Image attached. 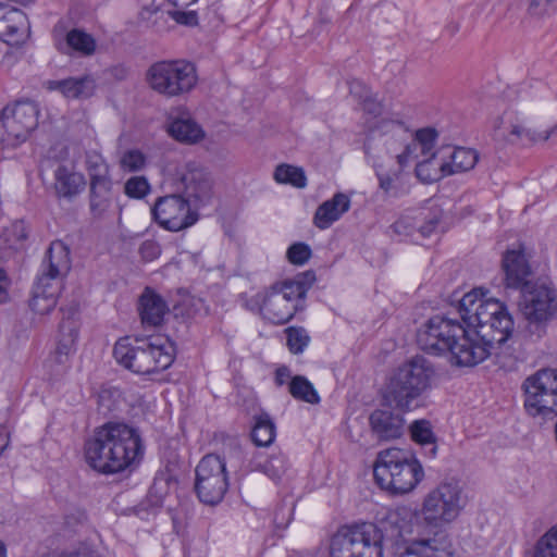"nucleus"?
Here are the masks:
<instances>
[{"instance_id":"obj_1","label":"nucleus","mask_w":557,"mask_h":557,"mask_svg":"<svg viewBox=\"0 0 557 557\" xmlns=\"http://www.w3.org/2000/svg\"><path fill=\"white\" fill-rule=\"evenodd\" d=\"M458 313L463 324L443 315L430 318L417 334L420 349L435 356L449 354L451 363L473 367L505 345L515 330L507 306L485 298L482 288L463 295Z\"/></svg>"},{"instance_id":"obj_2","label":"nucleus","mask_w":557,"mask_h":557,"mask_svg":"<svg viewBox=\"0 0 557 557\" xmlns=\"http://www.w3.org/2000/svg\"><path fill=\"white\" fill-rule=\"evenodd\" d=\"M139 430L124 422L109 421L97 428L85 444L87 463L98 472L114 474L131 469L144 457Z\"/></svg>"},{"instance_id":"obj_3","label":"nucleus","mask_w":557,"mask_h":557,"mask_svg":"<svg viewBox=\"0 0 557 557\" xmlns=\"http://www.w3.org/2000/svg\"><path fill=\"white\" fill-rule=\"evenodd\" d=\"M434 373V368L426 358L412 357L391 374L384 399L399 411L413 410L421 405L422 397L431 388Z\"/></svg>"},{"instance_id":"obj_4","label":"nucleus","mask_w":557,"mask_h":557,"mask_svg":"<svg viewBox=\"0 0 557 557\" xmlns=\"http://www.w3.org/2000/svg\"><path fill=\"white\" fill-rule=\"evenodd\" d=\"M175 352L174 343L164 336L135 339V344L129 337H123L113 348L117 363L143 375L166 370L173 363Z\"/></svg>"},{"instance_id":"obj_5","label":"nucleus","mask_w":557,"mask_h":557,"mask_svg":"<svg viewBox=\"0 0 557 557\" xmlns=\"http://www.w3.org/2000/svg\"><path fill=\"white\" fill-rule=\"evenodd\" d=\"M373 475L383 490L392 494H407L422 481L424 472L410 451L393 447L379 453Z\"/></svg>"},{"instance_id":"obj_6","label":"nucleus","mask_w":557,"mask_h":557,"mask_svg":"<svg viewBox=\"0 0 557 557\" xmlns=\"http://www.w3.org/2000/svg\"><path fill=\"white\" fill-rule=\"evenodd\" d=\"M197 79L195 66L184 60L158 61L146 72L148 86L166 98L188 94L196 86Z\"/></svg>"},{"instance_id":"obj_7","label":"nucleus","mask_w":557,"mask_h":557,"mask_svg":"<svg viewBox=\"0 0 557 557\" xmlns=\"http://www.w3.org/2000/svg\"><path fill=\"white\" fill-rule=\"evenodd\" d=\"M466 505L467 496L460 483L445 481L425 496L421 512L426 524L441 528L454 522Z\"/></svg>"},{"instance_id":"obj_8","label":"nucleus","mask_w":557,"mask_h":557,"mask_svg":"<svg viewBox=\"0 0 557 557\" xmlns=\"http://www.w3.org/2000/svg\"><path fill=\"white\" fill-rule=\"evenodd\" d=\"M387 536L372 522L344 525L333 535L335 550L355 557H383V543Z\"/></svg>"},{"instance_id":"obj_9","label":"nucleus","mask_w":557,"mask_h":557,"mask_svg":"<svg viewBox=\"0 0 557 557\" xmlns=\"http://www.w3.org/2000/svg\"><path fill=\"white\" fill-rule=\"evenodd\" d=\"M520 306L529 322V332L540 337L544 324L557 313V293L545 283L525 284L521 290Z\"/></svg>"},{"instance_id":"obj_10","label":"nucleus","mask_w":557,"mask_h":557,"mask_svg":"<svg viewBox=\"0 0 557 557\" xmlns=\"http://www.w3.org/2000/svg\"><path fill=\"white\" fill-rule=\"evenodd\" d=\"M307 287L300 281L275 284L263 299L261 313L274 324L287 323L300 308Z\"/></svg>"},{"instance_id":"obj_11","label":"nucleus","mask_w":557,"mask_h":557,"mask_svg":"<svg viewBox=\"0 0 557 557\" xmlns=\"http://www.w3.org/2000/svg\"><path fill=\"white\" fill-rule=\"evenodd\" d=\"M195 491L199 500L207 505L219 504L227 488L226 463L215 454H208L196 467Z\"/></svg>"},{"instance_id":"obj_12","label":"nucleus","mask_w":557,"mask_h":557,"mask_svg":"<svg viewBox=\"0 0 557 557\" xmlns=\"http://www.w3.org/2000/svg\"><path fill=\"white\" fill-rule=\"evenodd\" d=\"M524 406L532 416L557 414V369H542L523 382Z\"/></svg>"},{"instance_id":"obj_13","label":"nucleus","mask_w":557,"mask_h":557,"mask_svg":"<svg viewBox=\"0 0 557 557\" xmlns=\"http://www.w3.org/2000/svg\"><path fill=\"white\" fill-rule=\"evenodd\" d=\"M153 219L164 228L178 232L191 226L197 215L190 211L188 199L181 194L158 198L151 208Z\"/></svg>"},{"instance_id":"obj_14","label":"nucleus","mask_w":557,"mask_h":557,"mask_svg":"<svg viewBox=\"0 0 557 557\" xmlns=\"http://www.w3.org/2000/svg\"><path fill=\"white\" fill-rule=\"evenodd\" d=\"M39 110L33 101H17L1 112V124L10 137L24 140L38 125Z\"/></svg>"},{"instance_id":"obj_15","label":"nucleus","mask_w":557,"mask_h":557,"mask_svg":"<svg viewBox=\"0 0 557 557\" xmlns=\"http://www.w3.org/2000/svg\"><path fill=\"white\" fill-rule=\"evenodd\" d=\"M442 218L438 208L431 210L429 213L419 212L418 214H404L392 226V231L400 237V239L409 238L418 242L420 238L429 237L437 227Z\"/></svg>"},{"instance_id":"obj_16","label":"nucleus","mask_w":557,"mask_h":557,"mask_svg":"<svg viewBox=\"0 0 557 557\" xmlns=\"http://www.w3.org/2000/svg\"><path fill=\"white\" fill-rule=\"evenodd\" d=\"M393 128L394 133L403 139H410V141L405 145L404 151L396 156L397 162L400 166H405L409 161L418 159V150L423 157H435V153L433 152V147L437 136L435 129L422 128L417 131L416 135L412 136L399 122L393 123Z\"/></svg>"},{"instance_id":"obj_17","label":"nucleus","mask_w":557,"mask_h":557,"mask_svg":"<svg viewBox=\"0 0 557 557\" xmlns=\"http://www.w3.org/2000/svg\"><path fill=\"white\" fill-rule=\"evenodd\" d=\"M178 183L183 190V197L189 202L194 201L195 206L205 205L212 196L210 173L195 163L186 164Z\"/></svg>"},{"instance_id":"obj_18","label":"nucleus","mask_w":557,"mask_h":557,"mask_svg":"<svg viewBox=\"0 0 557 557\" xmlns=\"http://www.w3.org/2000/svg\"><path fill=\"white\" fill-rule=\"evenodd\" d=\"M396 557H457L449 535L436 533L432 537L413 540Z\"/></svg>"},{"instance_id":"obj_19","label":"nucleus","mask_w":557,"mask_h":557,"mask_svg":"<svg viewBox=\"0 0 557 557\" xmlns=\"http://www.w3.org/2000/svg\"><path fill=\"white\" fill-rule=\"evenodd\" d=\"M71 268L70 250L60 240L51 243L42 261L38 278L50 283H60Z\"/></svg>"},{"instance_id":"obj_20","label":"nucleus","mask_w":557,"mask_h":557,"mask_svg":"<svg viewBox=\"0 0 557 557\" xmlns=\"http://www.w3.org/2000/svg\"><path fill=\"white\" fill-rule=\"evenodd\" d=\"M503 270L505 272V283L507 287L520 288L525 284H531L529 276L531 269L524 252L521 249L507 250L503 257Z\"/></svg>"},{"instance_id":"obj_21","label":"nucleus","mask_w":557,"mask_h":557,"mask_svg":"<svg viewBox=\"0 0 557 557\" xmlns=\"http://www.w3.org/2000/svg\"><path fill=\"white\" fill-rule=\"evenodd\" d=\"M369 421L373 434L381 441L399 438L404 434L405 419L392 410L376 409Z\"/></svg>"},{"instance_id":"obj_22","label":"nucleus","mask_w":557,"mask_h":557,"mask_svg":"<svg viewBox=\"0 0 557 557\" xmlns=\"http://www.w3.org/2000/svg\"><path fill=\"white\" fill-rule=\"evenodd\" d=\"M49 89L60 91L66 99H87L95 94L97 84L91 75L50 81Z\"/></svg>"},{"instance_id":"obj_23","label":"nucleus","mask_w":557,"mask_h":557,"mask_svg":"<svg viewBox=\"0 0 557 557\" xmlns=\"http://www.w3.org/2000/svg\"><path fill=\"white\" fill-rule=\"evenodd\" d=\"M350 208V198L343 193H336L331 199L322 202L313 216L314 225L320 230L329 228L339 220Z\"/></svg>"},{"instance_id":"obj_24","label":"nucleus","mask_w":557,"mask_h":557,"mask_svg":"<svg viewBox=\"0 0 557 557\" xmlns=\"http://www.w3.org/2000/svg\"><path fill=\"white\" fill-rule=\"evenodd\" d=\"M27 27L25 13L16 8H11L0 16V40L17 46L24 40Z\"/></svg>"},{"instance_id":"obj_25","label":"nucleus","mask_w":557,"mask_h":557,"mask_svg":"<svg viewBox=\"0 0 557 557\" xmlns=\"http://www.w3.org/2000/svg\"><path fill=\"white\" fill-rule=\"evenodd\" d=\"M60 287V283H50L37 277L29 300L32 311L40 315L50 313L57 305Z\"/></svg>"},{"instance_id":"obj_26","label":"nucleus","mask_w":557,"mask_h":557,"mask_svg":"<svg viewBox=\"0 0 557 557\" xmlns=\"http://www.w3.org/2000/svg\"><path fill=\"white\" fill-rule=\"evenodd\" d=\"M169 308L163 298L146 287L139 298L138 311L145 326H158L162 323Z\"/></svg>"},{"instance_id":"obj_27","label":"nucleus","mask_w":557,"mask_h":557,"mask_svg":"<svg viewBox=\"0 0 557 557\" xmlns=\"http://www.w3.org/2000/svg\"><path fill=\"white\" fill-rule=\"evenodd\" d=\"M494 137L496 140L509 144H517L523 138L534 140L531 131L523 127L510 112H505L495 121Z\"/></svg>"},{"instance_id":"obj_28","label":"nucleus","mask_w":557,"mask_h":557,"mask_svg":"<svg viewBox=\"0 0 557 557\" xmlns=\"http://www.w3.org/2000/svg\"><path fill=\"white\" fill-rule=\"evenodd\" d=\"M114 198L112 180L89 183V209L94 218H103L110 210Z\"/></svg>"},{"instance_id":"obj_29","label":"nucleus","mask_w":557,"mask_h":557,"mask_svg":"<svg viewBox=\"0 0 557 557\" xmlns=\"http://www.w3.org/2000/svg\"><path fill=\"white\" fill-rule=\"evenodd\" d=\"M54 188L59 197L73 198L79 194L86 181L83 174L71 171L64 165L58 166L54 172Z\"/></svg>"},{"instance_id":"obj_30","label":"nucleus","mask_w":557,"mask_h":557,"mask_svg":"<svg viewBox=\"0 0 557 557\" xmlns=\"http://www.w3.org/2000/svg\"><path fill=\"white\" fill-rule=\"evenodd\" d=\"M448 158L449 162L438 164L443 175L469 171L474 168L479 159L475 150L462 147L450 149Z\"/></svg>"},{"instance_id":"obj_31","label":"nucleus","mask_w":557,"mask_h":557,"mask_svg":"<svg viewBox=\"0 0 557 557\" xmlns=\"http://www.w3.org/2000/svg\"><path fill=\"white\" fill-rule=\"evenodd\" d=\"M398 165H400L398 163ZM404 166H399L397 170L383 171L379 170L376 176L379 180V187L388 197L398 198L409 191V184L407 175L403 172Z\"/></svg>"},{"instance_id":"obj_32","label":"nucleus","mask_w":557,"mask_h":557,"mask_svg":"<svg viewBox=\"0 0 557 557\" xmlns=\"http://www.w3.org/2000/svg\"><path fill=\"white\" fill-rule=\"evenodd\" d=\"M169 133L176 140L194 144L202 139V128L189 116L174 119L169 125Z\"/></svg>"},{"instance_id":"obj_33","label":"nucleus","mask_w":557,"mask_h":557,"mask_svg":"<svg viewBox=\"0 0 557 557\" xmlns=\"http://www.w3.org/2000/svg\"><path fill=\"white\" fill-rule=\"evenodd\" d=\"M27 234L22 221L12 223L9 227H5L0 235V250L16 251L18 250L23 242L26 239Z\"/></svg>"},{"instance_id":"obj_34","label":"nucleus","mask_w":557,"mask_h":557,"mask_svg":"<svg viewBox=\"0 0 557 557\" xmlns=\"http://www.w3.org/2000/svg\"><path fill=\"white\" fill-rule=\"evenodd\" d=\"M288 391L290 395L298 400L306 401L311 405L320 403V396L313 385L302 375L292 377Z\"/></svg>"},{"instance_id":"obj_35","label":"nucleus","mask_w":557,"mask_h":557,"mask_svg":"<svg viewBox=\"0 0 557 557\" xmlns=\"http://www.w3.org/2000/svg\"><path fill=\"white\" fill-rule=\"evenodd\" d=\"M251 438L257 446L267 447L275 438V424L265 413L260 414L251 431Z\"/></svg>"},{"instance_id":"obj_36","label":"nucleus","mask_w":557,"mask_h":557,"mask_svg":"<svg viewBox=\"0 0 557 557\" xmlns=\"http://www.w3.org/2000/svg\"><path fill=\"white\" fill-rule=\"evenodd\" d=\"M274 178L277 183L289 184L296 188H305L307 185V177L301 168L280 164L274 171Z\"/></svg>"},{"instance_id":"obj_37","label":"nucleus","mask_w":557,"mask_h":557,"mask_svg":"<svg viewBox=\"0 0 557 557\" xmlns=\"http://www.w3.org/2000/svg\"><path fill=\"white\" fill-rule=\"evenodd\" d=\"M85 164L90 183L111 181L109 166L100 153L96 151L87 152Z\"/></svg>"},{"instance_id":"obj_38","label":"nucleus","mask_w":557,"mask_h":557,"mask_svg":"<svg viewBox=\"0 0 557 557\" xmlns=\"http://www.w3.org/2000/svg\"><path fill=\"white\" fill-rule=\"evenodd\" d=\"M66 48L90 55L95 52L96 41L89 34L81 29H72L66 34Z\"/></svg>"},{"instance_id":"obj_39","label":"nucleus","mask_w":557,"mask_h":557,"mask_svg":"<svg viewBox=\"0 0 557 557\" xmlns=\"http://www.w3.org/2000/svg\"><path fill=\"white\" fill-rule=\"evenodd\" d=\"M123 403L122 393L119 388L106 387L99 392L98 408L104 414L119 410Z\"/></svg>"},{"instance_id":"obj_40","label":"nucleus","mask_w":557,"mask_h":557,"mask_svg":"<svg viewBox=\"0 0 557 557\" xmlns=\"http://www.w3.org/2000/svg\"><path fill=\"white\" fill-rule=\"evenodd\" d=\"M62 312L63 318L59 326L60 336L72 338L76 342L79 331L78 310L75 306H72L66 310H62Z\"/></svg>"},{"instance_id":"obj_41","label":"nucleus","mask_w":557,"mask_h":557,"mask_svg":"<svg viewBox=\"0 0 557 557\" xmlns=\"http://www.w3.org/2000/svg\"><path fill=\"white\" fill-rule=\"evenodd\" d=\"M532 557H557V525L539 539Z\"/></svg>"},{"instance_id":"obj_42","label":"nucleus","mask_w":557,"mask_h":557,"mask_svg":"<svg viewBox=\"0 0 557 557\" xmlns=\"http://www.w3.org/2000/svg\"><path fill=\"white\" fill-rule=\"evenodd\" d=\"M287 459L283 454H275L269 457L258 468L273 481H278L287 470Z\"/></svg>"},{"instance_id":"obj_43","label":"nucleus","mask_w":557,"mask_h":557,"mask_svg":"<svg viewBox=\"0 0 557 557\" xmlns=\"http://www.w3.org/2000/svg\"><path fill=\"white\" fill-rule=\"evenodd\" d=\"M435 157H424L423 160L419 161L416 165V175L423 183H432L444 176L438 166H433Z\"/></svg>"},{"instance_id":"obj_44","label":"nucleus","mask_w":557,"mask_h":557,"mask_svg":"<svg viewBox=\"0 0 557 557\" xmlns=\"http://www.w3.org/2000/svg\"><path fill=\"white\" fill-rule=\"evenodd\" d=\"M287 347L293 354H301L308 346L310 337L304 327L292 326L285 331Z\"/></svg>"},{"instance_id":"obj_45","label":"nucleus","mask_w":557,"mask_h":557,"mask_svg":"<svg viewBox=\"0 0 557 557\" xmlns=\"http://www.w3.org/2000/svg\"><path fill=\"white\" fill-rule=\"evenodd\" d=\"M150 191V184L145 176H132L124 184V193L129 198L143 199Z\"/></svg>"},{"instance_id":"obj_46","label":"nucleus","mask_w":557,"mask_h":557,"mask_svg":"<svg viewBox=\"0 0 557 557\" xmlns=\"http://www.w3.org/2000/svg\"><path fill=\"white\" fill-rule=\"evenodd\" d=\"M410 434L414 442L425 445L433 444L435 436L431 424L426 420H417L410 425Z\"/></svg>"},{"instance_id":"obj_47","label":"nucleus","mask_w":557,"mask_h":557,"mask_svg":"<svg viewBox=\"0 0 557 557\" xmlns=\"http://www.w3.org/2000/svg\"><path fill=\"white\" fill-rule=\"evenodd\" d=\"M146 164L145 154L138 149H131L123 153L121 166L128 172L140 171Z\"/></svg>"},{"instance_id":"obj_48","label":"nucleus","mask_w":557,"mask_h":557,"mask_svg":"<svg viewBox=\"0 0 557 557\" xmlns=\"http://www.w3.org/2000/svg\"><path fill=\"white\" fill-rule=\"evenodd\" d=\"M286 256L290 263L302 265L310 259L311 249L305 243H295L287 249Z\"/></svg>"},{"instance_id":"obj_49","label":"nucleus","mask_w":557,"mask_h":557,"mask_svg":"<svg viewBox=\"0 0 557 557\" xmlns=\"http://www.w3.org/2000/svg\"><path fill=\"white\" fill-rule=\"evenodd\" d=\"M75 344L76 342H74L72 338H64L60 336L57 348L53 354L54 361L59 364L66 363L70 355L75 349Z\"/></svg>"},{"instance_id":"obj_50","label":"nucleus","mask_w":557,"mask_h":557,"mask_svg":"<svg viewBox=\"0 0 557 557\" xmlns=\"http://www.w3.org/2000/svg\"><path fill=\"white\" fill-rule=\"evenodd\" d=\"M139 253L145 261H152L160 256L161 248L154 240H145L139 247Z\"/></svg>"},{"instance_id":"obj_51","label":"nucleus","mask_w":557,"mask_h":557,"mask_svg":"<svg viewBox=\"0 0 557 557\" xmlns=\"http://www.w3.org/2000/svg\"><path fill=\"white\" fill-rule=\"evenodd\" d=\"M350 95L360 103L364 98L369 97L372 92L370 88L359 79H351L349 83Z\"/></svg>"},{"instance_id":"obj_52","label":"nucleus","mask_w":557,"mask_h":557,"mask_svg":"<svg viewBox=\"0 0 557 557\" xmlns=\"http://www.w3.org/2000/svg\"><path fill=\"white\" fill-rule=\"evenodd\" d=\"M360 104L362 106L363 111L371 115L376 116L381 113L382 106L380 101L373 96V94L364 98Z\"/></svg>"},{"instance_id":"obj_53","label":"nucleus","mask_w":557,"mask_h":557,"mask_svg":"<svg viewBox=\"0 0 557 557\" xmlns=\"http://www.w3.org/2000/svg\"><path fill=\"white\" fill-rule=\"evenodd\" d=\"M11 285V280L7 273V271L0 268V304H5L10 299L9 288Z\"/></svg>"},{"instance_id":"obj_54","label":"nucleus","mask_w":557,"mask_h":557,"mask_svg":"<svg viewBox=\"0 0 557 557\" xmlns=\"http://www.w3.org/2000/svg\"><path fill=\"white\" fill-rule=\"evenodd\" d=\"M289 377H290V371L286 367H281L275 372V383L278 386L284 385Z\"/></svg>"},{"instance_id":"obj_55","label":"nucleus","mask_w":557,"mask_h":557,"mask_svg":"<svg viewBox=\"0 0 557 557\" xmlns=\"http://www.w3.org/2000/svg\"><path fill=\"white\" fill-rule=\"evenodd\" d=\"M175 7L186 8L195 3L197 0H169Z\"/></svg>"},{"instance_id":"obj_56","label":"nucleus","mask_w":557,"mask_h":557,"mask_svg":"<svg viewBox=\"0 0 557 557\" xmlns=\"http://www.w3.org/2000/svg\"><path fill=\"white\" fill-rule=\"evenodd\" d=\"M331 557H355L349 556L348 554H341L335 550L334 541L331 540V546H330Z\"/></svg>"},{"instance_id":"obj_57","label":"nucleus","mask_w":557,"mask_h":557,"mask_svg":"<svg viewBox=\"0 0 557 557\" xmlns=\"http://www.w3.org/2000/svg\"><path fill=\"white\" fill-rule=\"evenodd\" d=\"M397 521H398V515H396V513H391V515L388 516L387 521H386L385 523H383V524H384V525H385L386 523L396 524V523H397Z\"/></svg>"},{"instance_id":"obj_58","label":"nucleus","mask_w":557,"mask_h":557,"mask_svg":"<svg viewBox=\"0 0 557 557\" xmlns=\"http://www.w3.org/2000/svg\"><path fill=\"white\" fill-rule=\"evenodd\" d=\"M391 537L395 539L396 541H397L398 539H401V537H403V532H401V530H400V529H395V530L393 531V533L391 534Z\"/></svg>"},{"instance_id":"obj_59","label":"nucleus","mask_w":557,"mask_h":557,"mask_svg":"<svg viewBox=\"0 0 557 557\" xmlns=\"http://www.w3.org/2000/svg\"><path fill=\"white\" fill-rule=\"evenodd\" d=\"M274 523L277 525V527H286L287 523H288V520L286 522L284 521H278V517H277V513H275V517H274Z\"/></svg>"},{"instance_id":"obj_60","label":"nucleus","mask_w":557,"mask_h":557,"mask_svg":"<svg viewBox=\"0 0 557 557\" xmlns=\"http://www.w3.org/2000/svg\"><path fill=\"white\" fill-rule=\"evenodd\" d=\"M0 557H7V549L1 541H0Z\"/></svg>"},{"instance_id":"obj_61","label":"nucleus","mask_w":557,"mask_h":557,"mask_svg":"<svg viewBox=\"0 0 557 557\" xmlns=\"http://www.w3.org/2000/svg\"><path fill=\"white\" fill-rule=\"evenodd\" d=\"M306 276H310V277H311V280H313V278H314V277H313V274H311V273H307V274H306Z\"/></svg>"},{"instance_id":"obj_62","label":"nucleus","mask_w":557,"mask_h":557,"mask_svg":"<svg viewBox=\"0 0 557 557\" xmlns=\"http://www.w3.org/2000/svg\"><path fill=\"white\" fill-rule=\"evenodd\" d=\"M7 0H0V7H2L4 4Z\"/></svg>"}]
</instances>
